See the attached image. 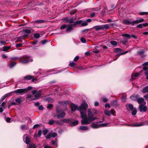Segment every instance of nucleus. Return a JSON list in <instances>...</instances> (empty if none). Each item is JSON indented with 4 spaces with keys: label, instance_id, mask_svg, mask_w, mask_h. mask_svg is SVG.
<instances>
[{
    "label": "nucleus",
    "instance_id": "obj_10",
    "mask_svg": "<svg viewBox=\"0 0 148 148\" xmlns=\"http://www.w3.org/2000/svg\"><path fill=\"white\" fill-rule=\"evenodd\" d=\"M23 139L24 142L27 145L29 144L30 140L29 138L27 136V135L25 134L23 136Z\"/></svg>",
    "mask_w": 148,
    "mask_h": 148
},
{
    "label": "nucleus",
    "instance_id": "obj_59",
    "mask_svg": "<svg viewBox=\"0 0 148 148\" xmlns=\"http://www.w3.org/2000/svg\"><path fill=\"white\" fill-rule=\"evenodd\" d=\"M105 108H106L108 107L109 108H110V105L108 103H106L105 104Z\"/></svg>",
    "mask_w": 148,
    "mask_h": 148
},
{
    "label": "nucleus",
    "instance_id": "obj_57",
    "mask_svg": "<svg viewBox=\"0 0 148 148\" xmlns=\"http://www.w3.org/2000/svg\"><path fill=\"white\" fill-rule=\"evenodd\" d=\"M38 109L40 110H42L43 109V107L42 105H40L39 106Z\"/></svg>",
    "mask_w": 148,
    "mask_h": 148
},
{
    "label": "nucleus",
    "instance_id": "obj_33",
    "mask_svg": "<svg viewBox=\"0 0 148 148\" xmlns=\"http://www.w3.org/2000/svg\"><path fill=\"white\" fill-rule=\"evenodd\" d=\"M122 42L124 45H125L127 42V41L126 38H123L121 41Z\"/></svg>",
    "mask_w": 148,
    "mask_h": 148
},
{
    "label": "nucleus",
    "instance_id": "obj_44",
    "mask_svg": "<svg viewBox=\"0 0 148 148\" xmlns=\"http://www.w3.org/2000/svg\"><path fill=\"white\" fill-rule=\"evenodd\" d=\"M110 115L112 114V115H113L115 113V111L114 109H112L110 111Z\"/></svg>",
    "mask_w": 148,
    "mask_h": 148
},
{
    "label": "nucleus",
    "instance_id": "obj_27",
    "mask_svg": "<svg viewBox=\"0 0 148 148\" xmlns=\"http://www.w3.org/2000/svg\"><path fill=\"white\" fill-rule=\"evenodd\" d=\"M16 64V62H11L10 65V68H12L14 65H15Z\"/></svg>",
    "mask_w": 148,
    "mask_h": 148
},
{
    "label": "nucleus",
    "instance_id": "obj_64",
    "mask_svg": "<svg viewBox=\"0 0 148 148\" xmlns=\"http://www.w3.org/2000/svg\"><path fill=\"white\" fill-rule=\"evenodd\" d=\"M108 99L107 98H104L103 99V101L105 102H107L108 101Z\"/></svg>",
    "mask_w": 148,
    "mask_h": 148
},
{
    "label": "nucleus",
    "instance_id": "obj_43",
    "mask_svg": "<svg viewBox=\"0 0 148 148\" xmlns=\"http://www.w3.org/2000/svg\"><path fill=\"white\" fill-rule=\"evenodd\" d=\"M78 121L77 120H75L73 122L72 124L73 126H75L77 125L78 124Z\"/></svg>",
    "mask_w": 148,
    "mask_h": 148
},
{
    "label": "nucleus",
    "instance_id": "obj_35",
    "mask_svg": "<svg viewBox=\"0 0 148 148\" xmlns=\"http://www.w3.org/2000/svg\"><path fill=\"white\" fill-rule=\"evenodd\" d=\"M69 119H63L60 120V121L62 122V123H63V122L66 123L69 122Z\"/></svg>",
    "mask_w": 148,
    "mask_h": 148
},
{
    "label": "nucleus",
    "instance_id": "obj_42",
    "mask_svg": "<svg viewBox=\"0 0 148 148\" xmlns=\"http://www.w3.org/2000/svg\"><path fill=\"white\" fill-rule=\"evenodd\" d=\"M144 52H145L143 51H138L137 53L140 55H142L144 53Z\"/></svg>",
    "mask_w": 148,
    "mask_h": 148
},
{
    "label": "nucleus",
    "instance_id": "obj_40",
    "mask_svg": "<svg viewBox=\"0 0 148 148\" xmlns=\"http://www.w3.org/2000/svg\"><path fill=\"white\" fill-rule=\"evenodd\" d=\"M139 14L140 15H144L145 14H148V12H143L139 13Z\"/></svg>",
    "mask_w": 148,
    "mask_h": 148
},
{
    "label": "nucleus",
    "instance_id": "obj_34",
    "mask_svg": "<svg viewBox=\"0 0 148 148\" xmlns=\"http://www.w3.org/2000/svg\"><path fill=\"white\" fill-rule=\"evenodd\" d=\"M44 20H38L36 21V22L38 23H44Z\"/></svg>",
    "mask_w": 148,
    "mask_h": 148
},
{
    "label": "nucleus",
    "instance_id": "obj_56",
    "mask_svg": "<svg viewBox=\"0 0 148 148\" xmlns=\"http://www.w3.org/2000/svg\"><path fill=\"white\" fill-rule=\"evenodd\" d=\"M46 138L47 139H49L51 138V133L49 134H48L46 136Z\"/></svg>",
    "mask_w": 148,
    "mask_h": 148
},
{
    "label": "nucleus",
    "instance_id": "obj_6",
    "mask_svg": "<svg viewBox=\"0 0 148 148\" xmlns=\"http://www.w3.org/2000/svg\"><path fill=\"white\" fill-rule=\"evenodd\" d=\"M41 92L40 91H37L36 90H33L32 91V93L34 95H35V98H34L32 100H34L37 99L38 98L40 97L41 95Z\"/></svg>",
    "mask_w": 148,
    "mask_h": 148
},
{
    "label": "nucleus",
    "instance_id": "obj_22",
    "mask_svg": "<svg viewBox=\"0 0 148 148\" xmlns=\"http://www.w3.org/2000/svg\"><path fill=\"white\" fill-rule=\"evenodd\" d=\"M94 29L97 31L100 30H102L101 25H98L95 26L94 27Z\"/></svg>",
    "mask_w": 148,
    "mask_h": 148
},
{
    "label": "nucleus",
    "instance_id": "obj_39",
    "mask_svg": "<svg viewBox=\"0 0 148 148\" xmlns=\"http://www.w3.org/2000/svg\"><path fill=\"white\" fill-rule=\"evenodd\" d=\"M81 26H86L88 25L87 22L85 21L83 23H81Z\"/></svg>",
    "mask_w": 148,
    "mask_h": 148
},
{
    "label": "nucleus",
    "instance_id": "obj_46",
    "mask_svg": "<svg viewBox=\"0 0 148 148\" xmlns=\"http://www.w3.org/2000/svg\"><path fill=\"white\" fill-rule=\"evenodd\" d=\"M16 101L18 103H20L21 102V99L20 98H18L16 99Z\"/></svg>",
    "mask_w": 148,
    "mask_h": 148
},
{
    "label": "nucleus",
    "instance_id": "obj_7",
    "mask_svg": "<svg viewBox=\"0 0 148 148\" xmlns=\"http://www.w3.org/2000/svg\"><path fill=\"white\" fill-rule=\"evenodd\" d=\"M144 105L142 104H140L139 106V110L141 112H145L147 110V106Z\"/></svg>",
    "mask_w": 148,
    "mask_h": 148
},
{
    "label": "nucleus",
    "instance_id": "obj_47",
    "mask_svg": "<svg viewBox=\"0 0 148 148\" xmlns=\"http://www.w3.org/2000/svg\"><path fill=\"white\" fill-rule=\"evenodd\" d=\"M108 124L106 123H103L101 124H99V127H105Z\"/></svg>",
    "mask_w": 148,
    "mask_h": 148
},
{
    "label": "nucleus",
    "instance_id": "obj_19",
    "mask_svg": "<svg viewBox=\"0 0 148 148\" xmlns=\"http://www.w3.org/2000/svg\"><path fill=\"white\" fill-rule=\"evenodd\" d=\"M11 95V94L10 93H8L7 94H5L3 96L1 99L0 100V103H1L3 101L7 96H10Z\"/></svg>",
    "mask_w": 148,
    "mask_h": 148
},
{
    "label": "nucleus",
    "instance_id": "obj_58",
    "mask_svg": "<svg viewBox=\"0 0 148 148\" xmlns=\"http://www.w3.org/2000/svg\"><path fill=\"white\" fill-rule=\"evenodd\" d=\"M11 120V119L9 117H7L6 119V121L7 122H10Z\"/></svg>",
    "mask_w": 148,
    "mask_h": 148
},
{
    "label": "nucleus",
    "instance_id": "obj_48",
    "mask_svg": "<svg viewBox=\"0 0 148 148\" xmlns=\"http://www.w3.org/2000/svg\"><path fill=\"white\" fill-rule=\"evenodd\" d=\"M137 113V111L136 109H134V110L132 112V114L133 115H136Z\"/></svg>",
    "mask_w": 148,
    "mask_h": 148
},
{
    "label": "nucleus",
    "instance_id": "obj_15",
    "mask_svg": "<svg viewBox=\"0 0 148 148\" xmlns=\"http://www.w3.org/2000/svg\"><path fill=\"white\" fill-rule=\"evenodd\" d=\"M69 102L68 101H60L58 102L59 104L62 106H66L68 105Z\"/></svg>",
    "mask_w": 148,
    "mask_h": 148
},
{
    "label": "nucleus",
    "instance_id": "obj_50",
    "mask_svg": "<svg viewBox=\"0 0 148 148\" xmlns=\"http://www.w3.org/2000/svg\"><path fill=\"white\" fill-rule=\"evenodd\" d=\"M55 123H56L58 125L62 124V122L60 121H55Z\"/></svg>",
    "mask_w": 148,
    "mask_h": 148
},
{
    "label": "nucleus",
    "instance_id": "obj_3",
    "mask_svg": "<svg viewBox=\"0 0 148 148\" xmlns=\"http://www.w3.org/2000/svg\"><path fill=\"white\" fill-rule=\"evenodd\" d=\"M86 103H83L80 106H78L74 104H72L71 105V110L72 112H74L76 110H77L79 111L81 113V111H83L84 108V105L86 104Z\"/></svg>",
    "mask_w": 148,
    "mask_h": 148
},
{
    "label": "nucleus",
    "instance_id": "obj_38",
    "mask_svg": "<svg viewBox=\"0 0 148 148\" xmlns=\"http://www.w3.org/2000/svg\"><path fill=\"white\" fill-rule=\"evenodd\" d=\"M128 106L130 110H132L134 108L133 105L131 104H128Z\"/></svg>",
    "mask_w": 148,
    "mask_h": 148
},
{
    "label": "nucleus",
    "instance_id": "obj_23",
    "mask_svg": "<svg viewBox=\"0 0 148 148\" xmlns=\"http://www.w3.org/2000/svg\"><path fill=\"white\" fill-rule=\"evenodd\" d=\"M143 124V123H141L139 124H136L133 125H130V126L132 127H138L142 126Z\"/></svg>",
    "mask_w": 148,
    "mask_h": 148
},
{
    "label": "nucleus",
    "instance_id": "obj_20",
    "mask_svg": "<svg viewBox=\"0 0 148 148\" xmlns=\"http://www.w3.org/2000/svg\"><path fill=\"white\" fill-rule=\"evenodd\" d=\"M88 127L87 126H82L79 128V130L82 131H85L88 130Z\"/></svg>",
    "mask_w": 148,
    "mask_h": 148
},
{
    "label": "nucleus",
    "instance_id": "obj_29",
    "mask_svg": "<svg viewBox=\"0 0 148 148\" xmlns=\"http://www.w3.org/2000/svg\"><path fill=\"white\" fill-rule=\"evenodd\" d=\"M104 113L105 114L107 115H108L109 116H110V111L107 110H106L104 111Z\"/></svg>",
    "mask_w": 148,
    "mask_h": 148
},
{
    "label": "nucleus",
    "instance_id": "obj_31",
    "mask_svg": "<svg viewBox=\"0 0 148 148\" xmlns=\"http://www.w3.org/2000/svg\"><path fill=\"white\" fill-rule=\"evenodd\" d=\"M110 43L112 45L116 46L117 45L118 43L117 42L115 41H111L110 42Z\"/></svg>",
    "mask_w": 148,
    "mask_h": 148
},
{
    "label": "nucleus",
    "instance_id": "obj_36",
    "mask_svg": "<svg viewBox=\"0 0 148 148\" xmlns=\"http://www.w3.org/2000/svg\"><path fill=\"white\" fill-rule=\"evenodd\" d=\"M34 37L36 38H38L40 37V35L38 33H35L34 35Z\"/></svg>",
    "mask_w": 148,
    "mask_h": 148
},
{
    "label": "nucleus",
    "instance_id": "obj_60",
    "mask_svg": "<svg viewBox=\"0 0 148 148\" xmlns=\"http://www.w3.org/2000/svg\"><path fill=\"white\" fill-rule=\"evenodd\" d=\"M53 107V105L52 104H49L47 106V108H48V109H50V108H51Z\"/></svg>",
    "mask_w": 148,
    "mask_h": 148
},
{
    "label": "nucleus",
    "instance_id": "obj_52",
    "mask_svg": "<svg viewBox=\"0 0 148 148\" xmlns=\"http://www.w3.org/2000/svg\"><path fill=\"white\" fill-rule=\"evenodd\" d=\"M145 74L146 76V78L148 79V71H145Z\"/></svg>",
    "mask_w": 148,
    "mask_h": 148
},
{
    "label": "nucleus",
    "instance_id": "obj_37",
    "mask_svg": "<svg viewBox=\"0 0 148 148\" xmlns=\"http://www.w3.org/2000/svg\"><path fill=\"white\" fill-rule=\"evenodd\" d=\"M10 48V46H7V47H3V51H6L8 49H9Z\"/></svg>",
    "mask_w": 148,
    "mask_h": 148
},
{
    "label": "nucleus",
    "instance_id": "obj_32",
    "mask_svg": "<svg viewBox=\"0 0 148 148\" xmlns=\"http://www.w3.org/2000/svg\"><path fill=\"white\" fill-rule=\"evenodd\" d=\"M55 123V121L53 120H50L48 122V124L50 125H52Z\"/></svg>",
    "mask_w": 148,
    "mask_h": 148
},
{
    "label": "nucleus",
    "instance_id": "obj_21",
    "mask_svg": "<svg viewBox=\"0 0 148 148\" xmlns=\"http://www.w3.org/2000/svg\"><path fill=\"white\" fill-rule=\"evenodd\" d=\"M143 65L144 66V67L143 68V70L144 71H146L148 70V67L146 66H148V62L144 63Z\"/></svg>",
    "mask_w": 148,
    "mask_h": 148
},
{
    "label": "nucleus",
    "instance_id": "obj_14",
    "mask_svg": "<svg viewBox=\"0 0 148 148\" xmlns=\"http://www.w3.org/2000/svg\"><path fill=\"white\" fill-rule=\"evenodd\" d=\"M139 96L137 95H134L130 97V98L132 100L136 101L139 98Z\"/></svg>",
    "mask_w": 148,
    "mask_h": 148
},
{
    "label": "nucleus",
    "instance_id": "obj_28",
    "mask_svg": "<svg viewBox=\"0 0 148 148\" xmlns=\"http://www.w3.org/2000/svg\"><path fill=\"white\" fill-rule=\"evenodd\" d=\"M27 148H36V147L35 145L32 144L27 146Z\"/></svg>",
    "mask_w": 148,
    "mask_h": 148
},
{
    "label": "nucleus",
    "instance_id": "obj_45",
    "mask_svg": "<svg viewBox=\"0 0 148 148\" xmlns=\"http://www.w3.org/2000/svg\"><path fill=\"white\" fill-rule=\"evenodd\" d=\"M75 63L74 62H70L69 64V65L71 67L74 66H75Z\"/></svg>",
    "mask_w": 148,
    "mask_h": 148
},
{
    "label": "nucleus",
    "instance_id": "obj_16",
    "mask_svg": "<svg viewBox=\"0 0 148 148\" xmlns=\"http://www.w3.org/2000/svg\"><path fill=\"white\" fill-rule=\"evenodd\" d=\"M102 30H107L110 28V25L106 24L101 25Z\"/></svg>",
    "mask_w": 148,
    "mask_h": 148
},
{
    "label": "nucleus",
    "instance_id": "obj_61",
    "mask_svg": "<svg viewBox=\"0 0 148 148\" xmlns=\"http://www.w3.org/2000/svg\"><path fill=\"white\" fill-rule=\"evenodd\" d=\"M142 26L143 27H146L148 25V23H145L142 24Z\"/></svg>",
    "mask_w": 148,
    "mask_h": 148
},
{
    "label": "nucleus",
    "instance_id": "obj_9",
    "mask_svg": "<svg viewBox=\"0 0 148 148\" xmlns=\"http://www.w3.org/2000/svg\"><path fill=\"white\" fill-rule=\"evenodd\" d=\"M123 23L125 25H131L132 26H134V21H130L127 19H125L123 21Z\"/></svg>",
    "mask_w": 148,
    "mask_h": 148
},
{
    "label": "nucleus",
    "instance_id": "obj_62",
    "mask_svg": "<svg viewBox=\"0 0 148 148\" xmlns=\"http://www.w3.org/2000/svg\"><path fill=\"white\" fill-rule=\"evenodd\" d=\"M143 97L146 100L148 101V94L144 96Z\"/></svg>",
    "mask_w": 148,
    "mask_h": 148
},
{
    "label": "nucleus",
    "instance_id": "obj_13",
    "mask_svg": "<svg viewBox=\"0 0 148 148\" xmlns=\"http://www.w3.org/2000/svg\"><path fill=\"white\" fill-rule=\"evenodd\" d=\"M73 25L72 24L69 25L67 26V28L66 31L67 32H69L73 29Z\"/></svg>",
    "mask_w": 148,
    "mask_h": 148
},
{
    "label": "nucleus",
    "instance_id": "obj_12",
    "mask_svg": "<svg viewBox=\"0 0 148 148\" xmlns=\"http://www.w3.org/2000/svg\"><path fill=\"white\" fill-rule=\"evenodd\" d=\"M144 100L143 98H140L139 97V98H138L137 101H138V103L140 104H142V103H143V105H145L146 104V102H144Z\"/></svg>",
    "mask_w": 148,
    "mask_h": 148
},
{
    "label": "nucleus",
    "instance_id": "obj_4",
    "mask_svg": "<svg viewBox=\"0 0 148 148\" xmlns=\"http://www.w3.org/2000/svg\"><path fill=\"white\" fill-rule=\"evenodd\" d=\"M57 115H54V117H56L58 119H62L64 117L66 113L62 109H57L56 111Z\"/></svg>",
    "mask_w": 148,
    "mask_h": 148
},
{
    "label": "nucleus",
    "instance_id": "obj_18",
    "mask_svg": "<svg viewBox=\"0 0 148 148\" xmlns=\"http://www.w3.org/2000/svg\"><path fill=\"white\" fill-rule=\"evenodd\" d=\"M91 126L93 128L96 129L99 127V124H97V123H93L91 124Z\"/></svg>",
    "mask_w": 148,
    "mask_h": 148
},
{
    "label": "nucleus",
    "instance_id": "obj_2",
    "mask_svg": "<svg viewBox=\"0 0 148 148\" xmlns=\"http://www.w3.org/2000/svg\"><path fill=\"white\" fill-rule=\"evenodd\" d=\"M11 59L14 60L18 59L21 61L20 62L23 64H26L30 62H32L33 61V59L31 57L27 56H22L19 58L18 57H12Z\"/></svg>",
    "mask_w": 148,
    "mask_h": 148
},
{
    "label": "nucleus",
    "instance_id": "obj_54",
    "mask_svg": "<svg viewBox=\"0 0 148 148\" xmlns=\"http://www.w3.org/2000/svg\"><path fill=\"white\" fill-rule=\"evenodd\" d=\"M24 31L25 33L28 34H30L31 32V31L30 30L28 29H25V30Z\"/></svg>",
    "mask_w": 148,
    "mask_h": 148
},
{
    "label": "nucleus",
    "instance_id": "obj_53",
    "mask_svg": "<svg viewBox=\"0 0 148 148\" xmlns=\"http://www.w3.org/2000/svg\"><path fill=\"white\" fill-rule=\"evenodd\" d=\"M48 132V131L47 130H44L43 132V134L44 135H46Z\"/></svg>",
    "mask_w": 148,
    "mask_h": 148
},
{
    "label": "nucleus",
    "instance_id": "obj_63",
    "mask_svg": "<svg viewBox=\"0 0 148 148\" xmlns=\"http://www.w3.org/2000/svg\"><path fill=\"white\" fill-rule=\"evenodd\" d=\"M95 14V12H93L91 13L90 14V16L92 17H94Z\"/></svg>",
    "mask_w": 148,
    "mask_h": 148
},
{
    "label": "nucleus",
    "instance_id": "obj_17",
    "mask_svg": "<svg viewBox=\"0 0 148 148\" xmlns=\"http://www.w3.org/2000/svg\"><path fill=\"white\" fill-rule=\"evenodd\" d=\"M144 19L143 18H140V19L136 20L134 21V25L143 22L144 21Z\"/></svg>",
    "mask_w": 148,
    "mask_h": 148
},
{
    "label": "nucleus",
    "instance_id": "obj_26",
    "mask_svg": "<svg viewBox=\"0 0 148 148\" xmlns=\"http://www.w3.org/2000/svg\"><path fill=\"white\" fill-rule=\"evenodd\" d=\"M139 74H140V73H136L134 74H134H132L131 75V78H132V79H135L134 78V76L135 77H137V76H138L139 75Z\"/></svg>",
    "mask_w": 148,
    "mask_h": 148
},
{
    "label": "nucleus",
    "instance_id": "obj_25",
    "mask_svg": "<svg viewBox=\"0 0 148 148\" xmlns=\"http://www.w3.org/2000/svg\"><path fill=\"white\" fill-rule=\"evenodd\" d=\"M82 22V21L81 20H78L77 21L73 23V24H72L73 25V27L74 26H75L77 24H80Z\"/></svg>",
    "mask_w": 148,
    "mask_h": 148
},
{
    "label": "nucleus",
    "instance_id": "obj_1",
    "mask_svg": "<svg viewBox=\"0 0 148 148\" xmlns=\"http://www.w3.org/2000/svg\"><path fill=\"white\" fill-rule=\"evenodd\" d=\"M84 107L83 111H81V117L82 119V124L84 125L88 124L90 122L96 119V117H93V115L91 112L90 109L88 110V118H87L86 110L88 107V105L85 104L84 105Z\"/></svg>",
    "mask_w": 148,
    "mask_h": 148
},
{
    "label": "nucleus",
    "instance_id": "obj_55",
    "mask_svg": "<svg viewBox=\"0 0 148 148\" xmlns=\"http://www.w3.org/2000/svg\"><path fill=\"white\" fill-rule=\"evenodd\" d=\"M23 37L22 36L19 37L17 38V40L18 41H20L22 39H23Z\"/></svg>",
    "mask_w": 148,
    "mask_h": 148
},
{
    "label": "nucleus",
    "instance_id": "obj_8",
    "mask_svg": "<svg viewBox=\"0 0 148 148\" xmlns=\"http://www.w3.org/2000/svg\"><path fill=\"white\" fill-rule=\"evenodd\" d=\"M14 92L16 94H22L26 92V89L25 88L18 89L14 91Z\"/></svg>",
    "mask_w": 148,
    "mask_h": 148
},
{
    "label": "nucleus",
    "instance_id": "obj_49",
    "mask_svg": "<svg viewBox=\"0 0 148 148\" xmlns=\"http://www.w3.org/2000/svg\"><path fill=\"white\" fill-rule=\"evenodd\" d=\"M67 25H62L60 28V29H63L65 28H66L67 27Z\"/></svg>",
    "mask_w": 148,
    "mask_h": 148
},
{
    "label": "nucleus",
    "instance_id": "obj_30",
    "mask_svg": "<svg viewBox=\"0 0 148 148\" xmlns=\"http://www.w3.org/2000/svg\"><path fill=\"white\" fill-rule=\"evenodd\" d=\"M122 36L123 37L127 38L128 39H130L131 37V36L127 34H123L122 35Z\"/></svg>",
    "mask_w": 148,
    "mask_h": 148
},
{
    "label": "nucleus",
    "instance_id": "obj_11",
    "mask_svg": "<svg viewBox=\"0 0 148 148\" xmlns=\"http://www.w3.org/2000/svg\"><path fill=\"white\" fill-rule=\"evenodd\" d=\"M24 78L25 79L27 80H29L32 79V81L33 82L37 79V78H34L33 76L30 75L26 76L24 77Z\"/></svg>",
    "mask_w": 148,
    "mask_h": 148
},
{
    "label": "nucleus",
    "instance_id": "obj_24",
    "mask_svg": "<svg viewBox=\"0 0 148 148\" xmlns=\"http://www.w3.org/2000/svg\"><path fill=\"white\" fill-rule=\"evenodd\" d=\"M142 92L143 93L148 92V86L144 87L142 90Z\"/></svg>",
    "mask_w": 148,
    "mask_h": 148
},
{
    "label": "nucleus",
    "instance_id": "obj_5",
    "mask_svg": "<svg viewBox=\"0 0 148 148\" xmlns=\"http://www.w3.org/2000/svg\"><path fill=\"white\" fill-rule=\"evenodd\" d=\"M122 49L119 48H116L115 49L114 51V52L116 53H118L117 56H119L121 55H124L127 53L128 52L130 51V50H128L124 52L121 53H120L121 52H122Z\"/></svg>",
    "mask_w": 148,
    "mask_h": 148
},
{
    "label": "nucleus",
    "instance_id": "obj_41",
    "mask_svg": "<svg viewBox=\"0 0 148 148\" xmlns=\"http://www.w3.org/2000/svg\"><path fill=\"white\" fill-rule=\"evenodd\" d=\"M51 136L52 137H55L56 136H57V134L55 132H53L51 133Z\"/></svg>",
    "mask_w": 148,
    "mask_h": 148
},
{
    "label": "nucleus",
    "instance_id": "obj_51",
    "mask_svg": "<svg viewBox=\"0 0 148 148\" xmlns=\"http://www.w3.org/2000/svg\"><path fill=\"white\" fill-rule=\"evenodd\" d=\"M80 40L82 42L85 43L86 42V41L85 39L84 38H82L80 39Z\"/></svg>",
    "mask_w": 148,
    "mask_h": 148
}]
</instances>
